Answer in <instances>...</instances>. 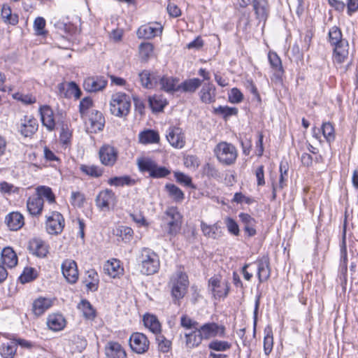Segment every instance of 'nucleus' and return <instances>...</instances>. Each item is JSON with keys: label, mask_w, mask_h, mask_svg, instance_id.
Here are the masks:
<instances>
[{"label": "nucleus", "mask_w": 358, "mask_h": 358, "mask_svg": "<svg viewBox=\"0 0 358 358\" xmlns=\"http://www.w3.org/2000/svg\"><path fill=\"white\" fill-rule=\"evenodd\" d=\"M131 99L129 95L123 92H117L112 95L110 101V113L119 117L127 116L130 110Z\"/></svg>", "instance_id": "1"}, {"label": "nucleus", "mask_w": 358, "mask_h": 358, "mask_svg": "<svg viewBox=\"0 0 358 358\" xmlns=\"http://www.w3.org/2000/svg\"><path fill=\"white\" fill-rule=\"evenodd\" d=\"M141 272L144 275L156 273L160 266L159 256L152 250L143 248L140 257Z\"/></svg>", "instance_id": "2"}, {"label": "nucleus", "mask_w": 358, "mask_h": 358, "mask_svg": "<svg viewBox=\"0 0 358 358\" xmlns=\"http://www.w3.org/2000/svg\"><path fill=\"white\" fill-rule=\"evenodd\" d=\"M138 167L141 172H148L153 178H165L171 173L170 170L158 164L152 159L142 157L137 160Z\"/></svg>", "instance_id": "3"}, {"label": "nucleus", "mask_w": 358, "mask_h": 358, "mask_svg": "<svg viewBox=\"0 0 358 358\" xmlns=\"http://www.w3.org/2000/svg\"><path fill=\"white\" fill-rule=\"evenodd\" d=\"M171 295L175 301L182 299L189 286L188 277L185 273L178 271L171 279Z\"/></svg>", "instance_id": "4"}, {"label": "nucleus", "mask_w": 358, "mask_h": 358, "mask_svg": "<svg viewBox=\"0 0 358 358\" xmlns=\"http://www.w3.org/2000/svg\"><path fill=\"white\" fill-rule=\"evenodd\" d=\"M214 152L218 161L225 165L234 164L238 156L235 146L227 142L219 143L215 148Z\"/></svg>", "instance_id": "5"}, {"label": "nucleus", "mask_w": 358, "mask_h": 358, "mask_svg": "<svg viewBox=\"0 0 358 358\" xmlns=\"http://www.w3.org/2000/svg\"><path fill=\"white\" fill-rule=\"evenodd\" d=\"M163 220L167 224V233L170 236H176L180 230L182 215L176 207H169L164 213Z\"/></svg>", "instance_id": "6"}, {"label": "nucleus", "mask_w": 358, "mask_h": 358, "mask_svg": "<svg viewBox=\"0 0 358 358\" xmlns=\"http://www.w3.org/2000/svg\"><path fill=\"white\" fill-rule=\"evenodd\" d=\"M82 119L85 122L86 131L88 133H97L103 129L105 118L100 111L92 110Z\"/></svg>", "instance_id": "7"}, {"label": "nucleus", "mask_w": 358, "mask_h": 358, "mask_svg": "<svg viewBox=\"0 0 358 358\" xmlns=\"http://www.w3.org/2000/svg\"><path fill=\"white\" fill-rule=\"evenodd\" d=\"M204 340L216 338H225L227 335L226 327L217 322H206L199 327Z\"/></svg>", "instance_id": "8"}, {"label": "nucleus", "mask_w": 358, "mask_h": 358, "mask_svg": "<svg viewBox=\"0 0 358 358\" xmlns=\"http://www.w3.org/2000/svg\"><path fill=\"white\" fill-rule=\"evenodd\" d=\"M65 226L63 215L57 211H53L46 216L45 228L49 234L58 235L61 234Z\"/></svg>", "instance_id": "9"}, {"label": "nucleus", "mask_w": 358, "mask_h": 358, "mask_svg": "<svg viewBox=\"0 0 358 358\" xmlns=\"http://www.w3.org/2000/svg\"><path fill=\"white\" fill-rule=\"evenodd\" d=\"M208 287L215 299H224L229 292L228 281H222L217 276H213L208 281Z\"/></svg>", "instance_id": "10"}, {"label": "nucleus", "mask_w": 358, "mask_h": 358, "mask_svg": "<svg viewBox=\"0 0 358 358\" xmlns=\"http://www.w3.org/2000/svg\"><path fill=\"white\" fill-rule=\"evenodd\" d=\"M116 203L115 193L108 189L101 191L96 198V206L103 211L109 210Z\"/></svg>", "instance_id": "11"}, {"label": "nucleus", "mask_w": 358, "mask_h": 358, "mask_svg": "<svg viewBox=\"0 0 358 358\" xmlns=\"http://www.w3.org/2000/svg\"><path fill=\"white\" fill-rule=\"evenodd\" d=\"M99 156L100 162L103 165L113 166L117 160L118 151L114 146L105 144L100 148Z\"/></svg>", "instance_id": "12"}, {"label": "nucleus", "mask_w": 358, "mask_h": 358, "mask_svg": "<svg viewBox=\"0 0 358 358\" xmlns=\"http://www.w3.org/2000/svg\"><path fill=\"white\" fill-rule=\"evenodd\" d=\"M129 345L134 352L143 354L148 350L150 342L145 334L135 332L129 338Z\"/></svg>", "instance_id": "13"}, {"label": "nucleus", "mask_w": 358, "mask_h": 358, "mask_svg": "<svg viewBox=\"0 0 358 358\" xmlns=\"http://www.w3.org/2000/svg\"><path fill=\"white\" fill-rule=\"evenodd\" d=\"M166 137L170 145L176 149H181L185 145V134L182 129L178 127H170Z\"/></svg>", "instance_id": "14"}, {"label": "nucleus", "mask_w": 358, "mask_h": 358, "mask_svg": "<svg viewBox=\"0 0 358 358\" xmlns=\"http://www.w3.org/2000/svg\"><path fill=\"white\" fill-rule=\"evenodd\" d=\"M62 271L66 281L71 284L76 282L78 279V271L76 262L72 259H66L62 264Z\"/></svg>", "instance_id": "15"}, {"label": "nucleus", "mask_w": 358, "mask_h": 358, "mask_svg": "<svg viewBox=\"0 0 358 358\" xmlns=\"http://www.w3.org/2000/svg\"><path fill=\"white\" fill-rule=\"evenodd\" d=\"M39 113L43 126L49 131H54L56 122L52 109L48 105H43L39 108Z\"/></svg>", "instance_id": "16"}, {"label": "nucleus", "mask_w": 358, "mask_h": 358, "mask_svg": "<svg viewBox=\"0 0 358 358\" xmlns=\"http://www.w3.org/2000/svg\"><path fill=\"white\" fill-rule=\"evenodd\" d=\"M162 32V27L159 23L148 24L141 26L137 30V36L139 38L150 39Z\"/></svg>", "instance_id": "17"}, {"label": "nucleus", "mask_w": 358, "mask_h": 358, "mask_svg": "<svg viewBox=\"0 0 358 358\" xmlns=\"http://www.w3.org/2000/svg\"><path fill=\"white\" fill-rule=\"evenodd\" d=\"M107 85V80L101 76H92L87 78L83 83L84 89L90 92H96L102 90Z\"/></svg>", "instance_id": "18"}, {"label": "nucleus", "mask_w": 358, "mask_h": 358, "mask_svg": "<svg viewBox=\"0 0 358 358\" xmlns=\"http://www.w3.org/2000/svg\"><path fill=\"white\" fill-rule=\"evenodd\" d=\"M48 243L40 238H32L29 243V251L38 257H45L48 253Z\"/></svg>", "instance_id": "19"}, {"label": "nucleus", "mask_w": 358, "mask_h": 358, "mask_svg": "<svg viewBox=\"0 0 358 358\" xmlns=\"http://www.w3.org/2000/svg\"><path fill=\"white\" fill-rule=\"evenodd\" d=\"M142 86L146 89L154 88L159 79V76L156 71L143 70L138 74Z\"/></svg>", "instance_id": "20"}, {"label": "nucleus", "mask_w": 358, "mask_h": 358, "mask_svg": "<svg viewBox=\"0 0 358 358\" xmlns=\"http://www.w3.org/2000/svg\"><path fill=\"white\" fill-rule=\"evenodd\" d=\"M333 61L341 64L345 62L348 57L349 45L348 41H342L341 43L334 45Z\"/></svg>", "instance_id": "21"}, {"label": "nucleus", "mask_w": 358, "mask_h": 358, "mask_svg": "<svg viewBox=\"0 0 358 358\" xmlns=\"http://www.w3.org/2000/svg\"><path fill=\"white\" fill-rule=\"evenodd\" d=\"M58 89L61 95L66 98H71L72 96H74L78 99L81 96L80 89L74 82L60 83L58 85Z\"/></svg>", "instance_id": "22"}, {"label": "nucleus", "mask_w": 358, "mask_h": 358, "mask_svg": "<svg viewBox=\"0 0 358 358\" xmlns=\"http://www.w3.org/2000/svg\"><path fill=\"white\" fill-rule=\"evenodd\" d=\"M43 203L44 201L40 196L36 195L31 196L27 201V211L32 216H39L42 213Z\"/></svg>", "instance_id": "23"}, {"label": "nucleus", "mask_w": 358, "mask_h": 358, "mask_svg": "<svg viewBox=\"0 0 358 358\" xmlns=\"http://www.w3.org/2000/svg\"><path fill=\"white\" fill-rule=\"evenodd\" d=\"M5 222L10 230L17 231L24 226V218L19 212H11L6 216Z\"/></svg>", "instance_id": "24"}, {"label": "nucleus", "mask_w": 358, "mask_h": 358, "mask_svg": "<svg viewBox=\"0 0 358 358\" xmlns=\"http://www.w3.org/2000/svg\"><path fill=\"white\" fill-rule=\"evenodd\" d=\"M201 101L207 104L212 103L215 101L216 93L215 87L211 83H205L199 92Z\"/></svg>", "instance_id": "25"}, {"label": "nucleus", "mask_w": 358, "mask_h": 358, "mask_svg": "<svg viewBox=\"0 0 358 358\" xmlns=\"http://www.w3.org/2000/svg\"><path fill=\"white\" fill-rule=\"evenodd\" d=\"M255 264H256L257 266V276L259 282L266 281L271 274L268 257H263L261 259H258Z\"/></svg>", "instance_id": "26"}, {"label": "nucleus", "mask_w": 358, "mask_h": 358, "mask_svg": "<svg viewBox=\"0 0 358 358\" xmlns=\"http://www.w3.org/2000/svg\"><path fill=\"white\" fill-rule=\"evenodd\" d=\"M73 138V129L66 122H62L60 124L59 143L63 148H69L71 145Z\"/></svg>", "instance_id": "27"}, {"label": "nucleus", "mask_w": 358, "mask_h": 358, "mask_svg": "<svg viewBox=\"0 0 358 358\" xmlns=\"http://www.w3.org/2000/svg\"><path fill=\"white\" fill-rule=\"evenodd\" d=\"M103 271L111 278H117L122 275L124 269L118 259L108 260L103 265Z\"/></svg>", "instance_id": "28"}, {"label": "nucleus", "mask_w": 358, "mask_h": 358, "mask_svg": "<svg viewBox=\"0 0 358 358\" xmlns=\"http://www.w3.org/2000/svg\"><path fill=\"white\" fill-rule=\"evenodd\" d=\"M1 260L3 266L8 268H12L17 265L18 259L13 248L6 247L1 252Z\"/></svg>", "instance_id": "29"}, {"label": "nucleus", "mask_w": 358, "mask_h": 358, "mask_svg": "<svg viewBox=\"0 0 358 358\" xmlns=\"http://www.w3.org/2000/svg\"><path fill=\"white\" fill-rule=\"evenodd\" d=\"M53 305V300L50 298L38 297L33 303V313L36 316H41Z\"/></svg>", "instance_id": "30"}, {"label": "nucleus", "mask_w": 358, "mask_h": 358, "mask_svg": "<svg viewBox=\"0 0 358 358\" xmlns=\"http://www.w3.org/2000/svg\"><path fill=\"white\" fill-rule=\"evenodd\" d=\"M160 136L158 131L153 129H145L138 134V143L143 145L158 143Z\"/></svg>", "instance_id": "31"}, {"label": "nucleus", "mask_w": 358, "mask_h": 358, "mask_svg": "<svg viewBox=\"0 0 358 358\" xmlns=\"http://www.w3.org/2000/svg\"><path fill=\"white\" fill-rule=\"evenodd\" d=\"M185 346L188 349L197 348L204 340L199 327L196 328L195 331L185 334Z\"/></svg>", "instance_id": "32"}, {"label": "nucleus", "mask_w": 358, "mask_h": 358, "mask_svg": "<svg viewBox=\"0 0 358 358\" xmlns=\"http://www.w3.org/2000/svg\"><path fill=\"white\" fill-rule=\"evenodd\" d=\"M105 350L108 358H127L124 349L117 342H109Z\"/></svg>", "instance_id": "33"}, {"label": "nucleus", "mask_w": 358, "mask_h": 358, "mask_svg": "<svg viewBox=\"0 0 358 358\" xmlns=\"http://www.w3.org/2000/svg\"><path fill=\"white\" fill-rule=\"evenodd\" d=\"M238 217L244 224V231L248 236H254L257 234L255 229L257 221L248 213H241Z\"/></svg>", "instance_id": "34"}, {"label": "nucleus", "mask_w": 358, "mask_h": 358, "mask_svg": "<svg viewBox=\"0 0 358 358\" xmlns=\"http://www.w3.org/2000/svg\"><path fill=\"white\" fill-rule=\"evenodd\" d=\"M202 81L197 78L184 80L178 86V91L183 93H194L201 85Z\"/></svg>", "instance_id": "35"}, {"label": "nucleus", "mask_w": 358, "mask_h": 358, "mask_svg": "<svg viewBox=\"0 0 358 358\" xmlns=\"http://www.w3.org/2000/svg\"><path fill=\"white\" fill-rule=\"evenodd\" d=\"M143 324L154 334H158L162 331L161 324L157 317L152 314L146 313L143 315Z\"/></svg>", "instance_id": "36"}, {"label": "nucleus", "mask_w": 358, "mask_h": 358, "mask_svg": "<svg viewBox=\"0 0 358 358\" xmlns=\"http://www.w3.org/2000/svg\"><path fill=\"white\" fill-rule=\"evenodd\" d=\"M47 325L50 329L59 331L65 327L66 320L61 314H52L47 319Z\"/></svg>", "instance_id": "37"}, {"label": "nucleus", "mask_w": 358, "mask_h": 358, "mask_svg": "<svg viewBox=\"0 0 358 358\" xmlns=\"http://www.w3.org/2000/svg\"><path fill=\"white\" fill-rule=\"evenodd\" d=\"M161 89L166 92H175L178 91L179 79L172 76H159Z\"/></svg>", "instance_id": "38"}, {"label": "nucleus", "mask_w": 358, "mask_h": 358, "mask_svg": "<svg viewBox=\"0 0 358 358\" xmlns=\"http://www.w3.org/2000/svg\"><path fill=\"white\" fill-rule=\"evenodd\" d=\"M252 6L257 18L265 20L268 14V5L266 0H253Z\"/></svg>", "instance_id": "39"}, {"label": "nucleus", "mask_w": 358, "mask_h": 358, "mask_svg": "<svg viewBox=\"0 0 358 358\" xmlns=\"http://www.w3.org/2000/svg\"><path fill=\"white\" fill-rule=\"evenodd\" d=\"M38 124L34 117H25L24 122L22 125L21 133L24 136L34 134L38 129Z\"/></svg>", "instance_id": "40"}, {"label": "nucleus", "mask_w": 358, "mask_h": 358, "mask_svg": "<svg viewBox=\"0 0 358 358\" xmlns=\"http://www.w3.org/2000/svg\"><path fill=\"white\" fill-rule=\"evenodd\" d=\"M231 343L227 341L213 339L208 345L210 352H226L231 349Z\"/></svg>", "instance_id": "41"}, {"label": "nucleus", "mask_w": 358, "mask_h": 358, "mask_svg": "<svg viewBox=\"0 0 358 358\" xmlns=\"http://www.w3.org/2000/svg\"><path fill=\"white\" fill-rule=\"evenodd\" d=\"M1 16L6 24L15 25L18 23V15L13 13L10 7L6 4L2 6Z\"/></svg>", "instance_id": "42"}, {"label": "nucleus", "mask_w": 358, "mask_h": 358, "mask_svg": "<svg viewBox=\"0 0 358 358\" xmlns=\"http://www.w3.org/2000/svg\"><path fill=\"white\" fill-rule=\"evenodd\" d=\"M133 229L126 226H119L113 230V234L118 237V240L127 243L133 237Z\"/></svg>", "instance_id": "43"}, {"label": "nucleus", "mask_w": 358, "mask_h": 358, "mask_svg": "<svg viewBox=\"0 0 358 358\" xmlns=\"http://www.w3.org/2000/svg\"><path fill=\"white\" fill-rule=\"evenodd\" d=\"M16 352V345L11 340L10 342L3 343L0 346V355L2 358H14Z\"/></svg>", "instance_id": "44"}, {"label": "nucleus", "mask_w": 358, "mask_h": 358, "mask_svg": "<svg viewBox=\"0 0 358 358\" xmlns=\"http://www.w3.org/2000/svg\"><path fill=\"white\" fill-rule=\"evenodd\" d=\"M138 49L140 58L143 61H148L153 55L154 45L151 43H141Z\"/></svg>", "instance_id": "45"}, {"label": "nucleus", "mask_w": 358, "mask_h": 358, "mask_svg": "<svg viewBox=\"0 0 358 358\" xmlns=\"http://www.w3.org/2000/svg\"><path fill=\"white\" fill-rule=\"evenodd\" d=\"M273 346V332L271 327H268L264 329V352L268 356L271 352Z\"/></svg>", "instance_id": "46"}, {"label": "nucleus", "mask_w": 358, "mask_h": 358, "mask_svg": "<svg viewBox=\"0 0 358 358\" xmlns=\"http://www.w3.org/2000/svg\"><path fill=\"white\" fill-rule=\"evenodd\" d=\"M217 224H207L204 222H201V229L203 235L208 238H217L218 237L217 231L220 229Z\"/></svg>", "instance_id": "47"}, {"label": "nucleus", "mask_w": 358, "mask_h": 358, "mask_svg": "<svg viewBox=\"0 0 358 358\" xmlns=\"http://www.w3.org/2000/svg\"><path fill=\"white\" fill-rule=\"evenodd\" d=\"M36 195L43 199L45 198L50 203L55 202V196L50 187L39 186L36 189Z\"/></svg>", "instance_id": "48"}, {"label": "nucleus", "mask_w": 358, "mask_h": 358, "mask_svg": "<svg viewBox=\"0 0 358 358\" xmlns=\"http://www.w3.org/2000/svg\"><path fill=\"white\" fill-rule=\"evenodd\" d=\"M78 308L83 313L85 318L89 320L94 318L95 311L88 301L82 300L78 305Z\"/></svg>", "instance_id": "49"}, {"label": "nucleus", "mask_w": 358, "mask_h": 358, "mask_svg": "<svg viewBox=\"0 0 358 358\" xmlns=\"http://www.w3.org/2000/svg\"><path fill=\"white\" fill-rule=\"evenodd\" d=\"M321 131L325 140L331 143L335 139V130L333 124L329 122H323Z\"/></svg>", "instance_id": "50"}, {"label": "nucleus", "mask_w": 358, "mask_h": 358, "mask_svg": "<svg viewBox=\"0 0 358 358\" xmlns=\"http://www.w3.org/2000/svg\"><path fill=\"white\" fill-rule=\"evenodd\" d=\"M80 170L83 173L94 178L100 177L103 174L102 169L96 165L82 164L80 166Z\"/></svg>", "instance_id": "51"}, {"label": "nucleus", "mask_w": 358, "mask_h": 358, "mask_svg": "<svg viewBox=\"0 0 358 358\" xmlns=\"http://www.w3.org/2000/svg\"><path fill=\"white\" fill-rule=\"evenodd\" d=\"M342 41H346L343 38V35L341 29L336 27H332L329 31V41L333 46L334 45L341 43Z\"/></svg>", "instance_id": "52"}, {"label": "nucleus", "mask_w": 358, "mask_h": 358, "mask_svg": "<svg viewBox=\"0 0 358 358\" xmlns=\"http://www.w3.org/2000/svg\"><path fill=\"white\" fill-rule=\"evenodd\" d=\"M268 59L273 70L277 72H283L282 62L277 53L270 51L268 54Z\"/></svg>", "instance_id": "53"}, {"label": "nucleus", "mask_w": 358, "mask_h": 358, "mask_svg": "<svg viewBox=\"0 0 358 358\" xmlns=\"http://www.w3.org/2000/svg\"><path fill=\"white\" fill-rule=\"evenodd\" d=\"M149 103L153 111H161L166 104V100L161 96L154 95L149 98Z\"/></svg>", "instance_id": "54"}, {"label": "nucleus", "mask_w": 358, "mask_h": 358, "mask_svg": "<svg viewBox=\"0 0 358 358\" xmlns=\"http://www.w3.org/2000/svg\"><path fill=\"white\" fill-rule=\"evenodd\" d=\"M166 189L168 191L169 195L176 201H182L184 199V193L182 191L173 184H167L166 185Z\"/></svg>", "instance_id": "55"}, {"label": "nucleus", "mask_w": 358, "mask_h": 358, "mask_svg": "<svg viewBox=\"0 0 358 358\" xmlns=\"http://www.w3.org/2000/svg\"><path fill=\"white\" fill-rule=\"evenodd\" d=\"M93 101L90 97L83 98L79 105V111L81 117H83L90 113V110H94L92 108Z\"/></svg>", "instance_id": "56"}, {"label": "nucleus", "mask_w": 358, "mask_h": 358, "mask_svg": "<svg viewBox=\"0 0 358 358\" xmlns=\"http://www.w3.org/2000/svg\"><path fill=\"white\" fill-rule=\"evenodd\" d=\"M132 180L129 176H120L110 178L108 183L111 186L120 187L124 185H130L132 184Z\"/></svg>", "instance_id": "57"}, {"label": "nucleus", "mask_w": 358, "mask_h": 358, "mask_svg": "<svg viewBox=\"0 0 358 358\" xmlns=\"http://www.w3.org/2000/svg\"><path fill=\"white\" fill-rule=\"evenodd\" d=\"M340 269L343 273L347 271L348 269V254L346 243L345 238H343V243L341 245V260H340Z\"/></svg>", "instance_id": "58"}, {"label": "nucleus", "mask_w": 358, "mask_h": 358, "mask_svg": "<svg viewBox=\"0 0 358 358\" xmlns=\"http://www.w3.org/2000/svg\"><path fill=\"white\" fill-rule=\"evenodd\" d=\"M155 336L159 350L162 352H167L171 348V341L166 339L161 333Z\"/></svg>", "instance_id": "59"}, {"label": "nucleus", "mask_w": 358, "mask_h": 358, "mask_svg": "<svg viewBox=\"0 0 358 358\" xmlns=\"http://www.w3.org/2000/svg\"><path fill=\"white\" fill-rule=\"evenodd\" d=\"M224 224L229 234L236 236L239 235V227L235 220L230 217H227L224 219Z\"/></svg>", "instance_id": "60"}, {"label": "nucleus", "mask_w": 358, "mask_h": 358, "mask_svg": "<svg viewBox=\"0 0 358 358\" xmlns=\"http://www.w3.org/2000/svg\"><path fill=\"white\" fill-rule=\"evenodd\" d=\"M214 113L215 114L222 115L224 118H227L229 116L236 115L238 113V110L236 108H231L227 106H220L217 108H214Z\"/></svg>", "instance_id": "61"}, {"label": "nucleus", "mask_w": 358, "mask_h": 358, "mask_svg": "<svg viewBox=\"0 0 358 358\" xmlns=\"http://www.w3.org/2000/svg\"><path fill=\"white\" fill-rule=\"evenodd\" d=\"M13 97L15 100L21 101L24 104H32L36 101V97L30 94H24L20 92H17L13 95Z\"/></svg>", "instance_id": "62"}, {"label": "nucleus", "mask_w": 358, "mask_h": 358, "mask_svg": "<svg viewBox=\"0 0 358 358\" xmlns=\"http://www.w3.org/2000/svg\"><path fill=\"white\" fill-rule=\"evenodd\" d=\"M85 201V195L78 191H73L71 194V203L73 206L81 207Z\"/></svg>", "instance_id": "63"}, {"label": "nucleus", "mask_w": 358, "mask_h": 358, "mask_svg": "<svg viewBox=\"0 0 358 358\" xmlns=\"http://www.w3.org/2000/svg\"><path fill=\"white\" fill-rule=\"evenodd\" d=\"M36 278L35 270L31 267H27L20 276V280L22 283H27L33 280Z\"/></svg>", "instance_id": "64"}]
</instances>
